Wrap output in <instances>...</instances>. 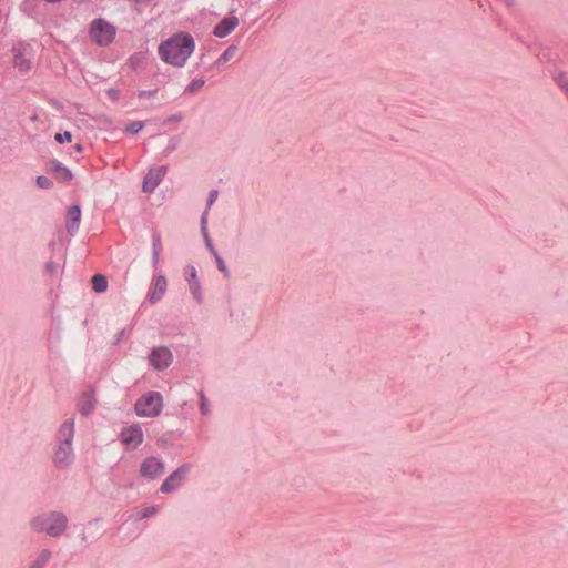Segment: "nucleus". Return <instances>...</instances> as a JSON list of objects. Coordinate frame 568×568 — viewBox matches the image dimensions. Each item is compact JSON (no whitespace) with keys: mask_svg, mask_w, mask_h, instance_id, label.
<instances>
[{"mask_svg":"<svg viewBox=\"0 0 568 568\" xmlns=\"http://www.w3.org/2000/svg\"><path fill=\"white\" fill-rule=\"evenodd\" d=\"M195 50V41L190 33L179 32L159 47L161 60L173 67H183Z\"/></svg>","mask_w":568,"mask_h":568,"instance_id":"obj_1","label":"nucleus"},{"mask_svg":"<svg viewBox=\"0 0 568 568\" xmlns=\"http://www.w3.org/2000/svg\"><path fill=\"white\" fill-rule=\"evenodd\" d=\"M67 517L60 513L45 514L32 520V528L37 531H45L52 537L60 536L67 528Z\"/></svg>","mask_w":568,"mask_h":568,"instance_id":"obj_2","label":"nucleus"},{"mask_svg":"<svg viewBox=\"0 0 568 568\" xmlns=\"http://www.w3.org/2000/svg\"><path fill=\"white\" fill-rule=\"evenodd\" d=\"M163 406V398L158 392L143 395L135 404V412L141 417H156Z\"/></svg>","mask_w":568,"mask_h":568,"instance_id":"obj_3","label":"nucleus"},{"mask_svg":"<svg viewBox=\"0 0 568 568\" xmlns=\"http://www.w3.org/2000/svg\"><path fill=\"white\" fill-rule=\"evenodd\" d=\"M116 34L115 28L103 19L94 20L91 24L90 36L99 45H109Z\"/></svg>","mask_w":568,"mask_h":568,"instance_id":"obj_4","label":"nucleus"},{"mask_svg":"<svg viewBox=\"0 0 568 568\" xmlns=\"http://www.w3.org/2000/svg\"><path fill=\"white\" fill-rule=\"evenodd\" d=\"M165 473V465L155 457L145 458L140 466V475L148 480H154Z\"/></svg>","mask_w":568,"mask_h":568,"instance_id":"obj_5","label":"nucleus"},{"mask_svg":"<svg viewBox=\"0 0 568 568\" xmlns=\"http://www.w3.org/2000/svg\"><path fill=\"white\" fill-rule=\"evenodd\" d=\"M13 59L12 64L22 74L28 73L31 70L32 63L30 52L27 45L19 43L13 47Z\"/></svg>","mask_w":568,"mask_h":568,"instance_id":"obj_6","label":"nucleus"},{"mask_svg":"<svg viewBox=\"0 0 568 568\" xmlns=\"http://www.w3.org/2000/svg\"><path fill=\"white\" fill-rule=\"evenodd\" d=\"M121 440L129 447H138L143 442V432L141 427L133 425L121 432Z\"/></svg>","mask_w":568,"mask_h":568,"instance_id":"obj_7","label":"nucleus"},{"mask_svg":"<svg viewBox=\"0 0 568 568\" xmlns=\"http://www.w3.org/2000/svg\"><path fill=\"white\" fill-rule=\"evenodd\" d=\"M150 362L155 369L166 368L172 362V354L168 348L159 347L151 353Z\"/></svg>","mask_w":568,"mask_h":568,"instance_id":"obj_8","label":"nucleus"},{"mask_svg":"<svg viewBox=\"0 0 568 568\" xmlns=\"http://www.w3.org/2000/svg\"><path fill=\"white\" fill-rule=\"evenodd\" d=\"M186 474V468L181 467L171 474L161 485V491L164 494H169L175 490L183 481L184 476Z\"/></svg>","mask_w":568,"mask_h":568,"instance_id":"obj_9","label":"nucleus"},{"mask_svg":"<svg viewBox=\"0 0 568 568\" xmlns=\"http://www.w3.org/2000/svg\"><path fill=\"white\" fill-rule=\"evenodd\" d=\"M165 173L166 169L164 166L150 170L143 181V191L152 192L158 186Z\"/></svg>","mask_w":568,"mask_h":568,"instance_id":"obj_10","label":"nucleus"},{"mask_svg":"<svg viewBox=\"0 0 568 568\" xmlns=\"http://www.w3.org/2000/svg\"><path fill=\"white\" fill-rule=\"evenodd\" d=\"M239 26V19L235 16L225 17L215 28L214 36L224 38L229 36Z\"/></svg>","mask_w":568,"mask_h":568,"instance_id":"obj_11","label":"nucleus"},{"mask_svg":"<svg viewBox=\"0 0 568 568\" xmlns=\"http://www.w3.org/2000/svg\"><path fill=\"white\" fill-rule=\"evenodd\" d=\"M166 278L162 275L155 276L152 283V286L149 292V297L152 303L158 302L162 298L166 291Z\"/></svg>","mask_w":568,"mask_h":568,"instance_id":"obj_12","label":"nucleus"},{"mask_svg":"<svg viewBox=\"0 0 568 568\" xmlns=\"http://www.w3.org/2000/svg\"><path fill=\"white\" fill-rule=\"evenodd\" d=\"M71 443L63 442L54 453V463L60 466L68 465L72 460Z\"/></svg>","mask_w":568,"mask_h":568,"instance_id":"obj_13","label":"nucleus"},{"mask_svg":"<svg viewBox=\"0 0 568 568\" xmlns=\"http://www.w3.org/2000/svg\"><path fill=\"white\" fill-rule=\"evenodd\" d=\"M50 171L54 174L58 181L68 183L72 180L73 175L71 171L59 161L50 162Z\"/></svg>","mask_w":568,"mask_h":568,"instance_id":"obj_14","label":"nucleus"},{"mask_svg":"<svg viewBox=\"0 0 568 568\" xmlns=\"http://www.w3.org/2000/svg\"><path fill=\"white\" fill-rule=\"evenodd\" d=\"M81 210L78 205L69 207L67 212V230L69 233H74L80 223Z\"/></svg>","mask_w":568,"mask_h":568,"instance_id":"obj_15","label":"nucleus"},{"mask_svg":"<svg viewBox=\"0 0 568 568\" xmlns=\"http://www.w3.org/2000/svg\"><path fill=\"white\" fill-rule=\"evenodd\" d=\"M74 434V422L68 420L60 428V436L64 438V442L71 443Z\"/></svg>","mask_w":568,"mask_h":568,"instance_id":"obj_16","label":"nucleus"},{"mask_svg":"<svg viewBox=\"0 0 568 568\" xmlns=\"http://www.w3.org/2000/svg\"><path fill=\"white\" fill-rule=\"evenodd\" d=\"M94 408L93 397L91 395H85L81 398L79 403V409L83 415L90 414Z\"/></svg>","mask_w":568,"mask_h":568,"instance_id":"obj_17","label":"nucleus"},{"mask_svg":"<svg viewBox=\"0 0 568 568\" xmlns=\"http://www.w3.org/2000/svg\"><path fill=\"white\" fill-rule=\"evenodd\" d=\"M92 286L95 292L102 293L108 288L106 277L101 274H95L92 277Z\"/></svg>","mask_w":568,"mask_h":568,"instance_id":"obj_18","label":"nucleus"},{"mask_svg":"<svg viewBox=\"0 0 568 568\" xmlns=\"http://www.w3.org/2000/svg\"><path fill=\"white\" fill-rule=\"evenodd\" d=\"M235 52H236V47L232 45V47L227 48L221 54V57L219 58L217 62L219 63H226L230 59H232L234 57Z\"/></svg>","mask_w":568,"mask_h":568,"instance_id":"obj_19","label":"nucleus"},{"mask_svg":"<svg viewBox=\"0 0 568 568\" xmlns=\"http://www.w3.org/2000/svg\"><path fill=\"white\" fill-rule=\"evenodd\" d=\"M54 139H55V141H57L58 143H60V144L69 143V142H71V141H72V134H71V132L65 131V132H63V133H57V134L54 135Z\"/></svg>","mask_w":568,"mask_h":568,"instance_id":"obj_20","label":"nucleus"},{"mask_svg":"<svg viewBox=\"0 0 568 568\" xmlns=\"http://www.w3.org/2000/svg\"><path fill=\"white\" fill-rule=\"evenodd\" d=\"M203 85H204V80L203 79H196L190 85L186 87L185 92L194 93L195 91L201 89Z\"/></svg>","mask_w":568,"mask_h":568,"instance_id":"obj_21","label":"nucleus"},{"mask_svg":"<svg viewBox=\"0 0 568 568\" xmlns=\"http://www.w3.org/2000/svg\"><path fill=\"white\" fill-rule=\"evenodd\" d=\"M144 126V123L141 121L132 122L130 125L126 126L125 132L128 133H138L140 132Z\"/></svg>","mask_w":568,"mask_h":568,"instance_id":"obj_22","label":"nucleus"},{"mask_svg":"<svg viewBox=\"0 0 568 568\" xmlns=\"http://www.w3.org/2000/svg\"><path fill=\"white\" fill-rule=\"evenodd\" d=\"M37 185L40 189H50L52 186V181L47 176L39 175L37 178Z\"/></svg>","mask_w":568,"mask_h":568,"instance_id":"obj_23","label":"nucleus"},{"mask_svg":"<svg viewBox=\"0 0 568 568\" xmlns=\"http://www.w3.org/2000/svg\"><path fill=\"white\" fill-rule=\"evenodd\" d=\"M50 557H51L50 551L43 550L41 552L39 559L37 560V562L33 566H41V568H43V566L49 561Z\"/></svg>","mask_w":568,"mask_h":568,"instance_id":"obj_24","label":"nucleus"},{"mask_svg":"<svg viewBox=\"0 0 568 568\" xmlns=\"http://www.w3.org/2000/svg\"><path fill=\"white\" fill-rule=\"evenodd\" d=\"M158 510H159V509H158V507H155V506L146 507V508H144V509H142V510L140 511V518H148V517H150V516H152V515L156 514V513H158Z\"/></svg>","mask_w":568,"mask_h":568,"instance_id":"obj_25","label":"nucleus"},{"mask_svg":"<svg viewBox=\"0 0 568 568\" xmlns=\"http://www.w3.org/2000/svg\"><path fill=\"white\" fill-rule=\"evenodd\" d=\"M214 256H215L219 270L221 272H223L225 274V276H229V271H227L223 260L220 257V255L217 253H214Z\"/></svg>","mask_w":568,"mask_h":568,"instance_id":"obj_26","label":"nucleus"},{"mask_svg":"<svg viewBox=\"0 0 568 568\" xmlns=\"http://www.w3.org/2000/svg\"><path fill=\"white\" fill-rule=\"evenodd\" d=\"M153 240H154V243H153L154 257H155V260H156V258H158V256H159V253H160V251H161V241H160V237H159L158 235H155V236L153 237Z\"/></svg>","mask_w":568,"mask_h":568,"instance_id":"obj_27","label":"nucleus"},{"mask_svg":"<svg viewBox=\"0 0 568 568\" xmlns=\"http://www.w3.org/2000/svg\"><path fill=\"white\" fill-rule=\"evenodd\" d=\"M189 285H190V288L193 293V295L199 298V291H200V286H199V282L197 281H191L189 280Z\"/></svg>","mask_w":568,"mask_h":568,"instance_id":"obj_28","label":"nucleus"},{"mask_svg":"<svg viewBox=\"0 0 568 568\" xmlns=\"http://www.w3.org/2000/svg\"><path fill=\"white\" fill-rule=\"evenodd\" d=\"M186 276H187V281L189 280H191L192 282L193 281H197V278H196V270L193 266L187 267Z\"/></svg>","mask_w":568,"mask_h":568,"instance_id":"obj_29","label":"nucleus"},{"mask_svg":"<svg viewBox=\"0 0 568 568\" xmlns=\"http://www.w3.org/2000/svg\"><path fill=\"white\" fill-rule=\"evenodd\" d=\"M217 197V191H212L209 195V200H207V209L214 203V201L216 200Z\"/></svg>","mask_w":568,"mask_h":568,"instance_id":"obj_30","label":"nucleus"},{"mask_svg":"<svg viewBox=\"0 0 568 568\" xmlns=\"http://www.w3.org/2000/svg\"><path fill=\"white\" fill-rule=\"evenodd\" d=\"M47 268H48L49 272H53L57 268V265L54 263H52V262H49L47 264Z\"/></svg>","mask_w":568,"mask_h":568,"instance_id":"obj_31","label":"nucleus"},{"mask_svg":"<svg viewBox=\"0 0 568 568\" xmlns=\"http://www.w3.org/2000/svg\"><path fill=\"white\" fill-rule=\"evenodd\" d=\"M206 244H207V246H209L210 251H211L213 254H214V253H216V252H215V250L213 248V246H212V244H211L210 240H206Z\"/></svg>","mask_w":568,"mask_h":568,"instance_id":"obj_32","label":"nucleus"},{"mask_svg":"<svg viewBox=\"0 0 568 568\" xmlns=\"http://www.w3.org/2000/svg\"><path fill=\"white\" fill-rule=\"evenodd\" d=\"M206 217H207V212H205V213L203 214V216H202V224H203V226H204V225H205V223H206Z\"/></svg>","mask_w":568,"mask_h":568,"instance_id":"obj_33","label":"nucleus"},{"mask_svg":"<svg viewBox=\"0 0 568 568\" xmlns=\"http://www.w3.org/2000/svg\"><path fill=\"white\" fill-rule=\"evenodd\" d=\"M74 149H75V151H77V152H79V153H80V152H82V144H77V145L74 146Z\"/></svg>","mask_w":568,"mask_h":568,"instance_id":"obj_34","label":"nucleus"},{"mask_svg":"<svg viewBox=\"0 0 568 568\" xmlns=\"http://www.w3.org/2000/svg\"><path fill=\"white\" fill-rule=\"evenodd\" d=\"M205 407H206V404H204V402H202L201 409H202L203 413H205Z\"/></svg>","mask_w":568,"mask_h":568,"instance_id":"obj_35","label":"nucleus"},{"mask_svg":"<svg viewBox=\"0 0 568 568\" xmlns=\"http://www.w3.org/2000/svg\"><path fill=\"white\" fill-rule=\"evenodd\" d=\"M30 568H41V566H31Z\"/></svg>","mask_w":568,"mask_h":568,"instance_id":"obj_36","label":"nucleus"}]
</instances>
